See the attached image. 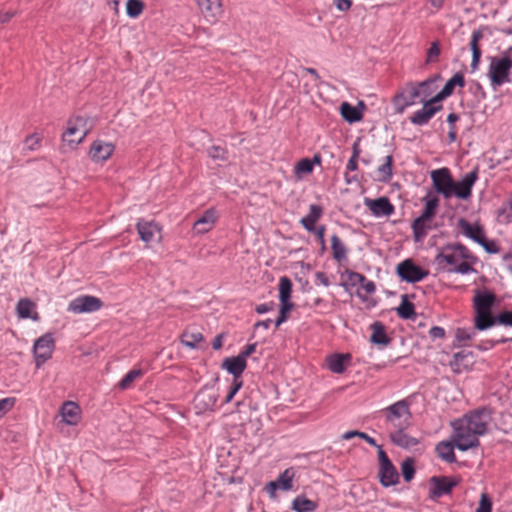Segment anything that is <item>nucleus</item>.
Returning <instances> with one entry per match:
<instances>
[{
  "label": "nucleus",
  "instance_id": "obj_1",
  "mask_svg": "<svg viewBox=\"0 0 512 512\" xmlns=\"http://www.w3.org/2000/svg\"><path fill=\"white\" fill-rule=\"evenodd\" d=\"M468 259H473L468 248L456 243L444 246L435 257V263L442 271L466 275L475 271Z\"/></svg>",
  "mask_w": 512,
  "mask_h": 512
},
{
  "label": "nucleus",
  "instance_id": "obj_2",
  "mask_svg": "<svg viewBox=\"0 0 512 512\" xmlns=\"http://www.w3.org/2000/svg\"><path fill=\"white\" fill-rule=\"evenodd\" d=\"M496 301V296L489 291L476 290L473 298V308L475 311V328L483 331L493 327L496 324V317L492 314V307Z\"/></svg>",
  "mask_w": 512,
  "mask_h": 512
},
{
  "label": "nucleus",
  "instance_id": "obj_3",
  "mask_svg": "<svg viewBox=\"0 0 512 512\" xmlns=\"http://www.w3.org/2000/svg\"><path fill=\"white\" fill-rule=\"evenodd\" d=\"M386 421L395 429L407 428L411 424V412L409 403L406 400H400L388 406L382 411Z\"/></svg>",
  "mask_w": 512,
  "mask_h": 512
},
{
  "label": "nucleus",
  "instance_id": "obj_4",
  "mask_svg": "<svg viewBox=\"0 0 512 512\" xmlns=\"http://www.w3.org/2000/svg\"><path fill=\"white\" fill-rule=\"evenodd\" d=\"M458 227L463 235L478 243L486 252L497 253L499 251L495 242L487 240L485 230L479 223L471 224L466 219L460 218Z\"/></svg>",
  "mask_w": 512,
  "mask_h": 512
},
{
  "label": "nucleus",
  "instance_id": "obj_5",
  "mask_svg": "<svg viewBox=\"0 0 512 512\" xmlns=\"http://www.w3.org/2000/svg\"><path fill=\"white\" fill-rule=\"evenodd\" d=\"M512 68V50L509 56L492 57L488 69V76L493 87H499L509 82V72Z\"/></svg>",
  "mask_w": 512,
  "mask_h": 512
},
{
  "label": "nucleus",
  "instance_id": "obj_6",
  "mask_svg": "<svg viewBox=\"0 0 512 512\" xmlns=\"http://www.w3.org/2000/svg\"><path fill=\"white\" fill-rule=\"evenodd\" d=\"M88 133L87 119L77 116L68 120L62 140L73 149L84 140Z\"/></svg>",
  "mask_w": 512,
  "mask_h": 512
},
{
  "label": "nucleus",
  "instance_id": "obj_7",
  "mask_svg": "<svg viewBox=\"0 0 512 512\" xmlns=\"http://www.w3.org/2000/svg\"><path fill=\"white\" fill-rule=\"evenodd\" d=\"M453 435L452 441L457 449L460 451H467L472 448H477L480 445L479 435L474 434L469 428L455 420L452 423Z\"/></svg>",
  "mask_w": 512,
  "mask_h": 512
},
{
  "label": "nucleus",
  "instance_id": "obj_8",
  "mask_svg": "<svg viewBox=\"0 0 512 512\" xmlns=\"http://www.w3.org/2000/svg\"><path fill=\"white\" fill-rule=\"evenodd\" d=\"M420 102L417 85L415 82H408L393 98V104L397 113L402 114L407 107Z\"/></svg>",
  "mask_w": 512,
  "mask_h": 512
},
{
  "label": "nucleus",
  "instance_id": "obj_9",
  "mask_svg": "<svg viewBox=\"0 0 512 512\" xmlns=\"http://www.w3.org/2000/svg\"><path fill=\"white\" fill-rule=\"evenodd\" d=\"M378 457H379V480L380 483L389 487L395 485L399 481V474L392 464L391 460L388 458L386 452L382 449L381 446L378 447Z\"/></svg>",
  "mask_w": 512,
  "mask_h": 512
},
{
  "label": "nucleus",
  "instance_id": "obj_10",
  "mask_svg": "<svg viewBox=\"0 0 512 512\" xmlns=\"http://www.w3.org/2000/svg\"><path fill=\"white\" fill-rule=\"evenodd\" d=\"M55 348V342L51 333H46L39 337L33 346L36 367H41L52 357Z\"/></svg>",
  "mask_w": 512,
  "mask_h": 512
},
{
  "label": "nucleus",
  "instance_id": "obj_11",
  "mask_svg": "<svg viewBox=\"0 0 512 512\" xmlns=\"http://www.w3.org/2000/svg\"><path fill=\"white\" fill-rule=\"evenodd\" d=\"M489 420L490 417L486 410H476L466 414L457 421L473 431L474 434L482 436L487 432Z\"/></svg>",
  "mask_w": 512,
  "mask_h": 512
},
{
  "label": "nucleus",
  "instance_id": "obj_12",
  "mask_svg": "<svg viewBox=\"0 0 512 512\" xmlns=\"http://www.w3.org/2000/svg\"><path fill=\"white\" fill-rule=\"evenodd\" d=\"M430 177L433 187L438 193L442 194L444 198H450L452 196L454 180L448 168L443 167L433 170L430 173Z\"/></svg>",
  "mask_w": 512,
  "mask_h": 512
},
{
  "label": "nucleus",
  "instance_id": "obj_13",
  "mask_svg": "<svg viewBox=\"0 0 512 512\" xmlns=\"http://www.w3.org/2000/svg\"><path fill=\"white\" fill-rule=\"evenodd\" d=\"M396 272L402 280L408 283L419 282L428 275V271L415 265L411 259L400 262L397 265Z\"/></svg>",
  "mask_w": 512,
  "mask_h": 512
},
{
  "label": "nucleus",
  "instance_id": "obj_14",
  "mask_svg": "<svg viewBox=\"0 0 512 512\" xmlns=\"http://www.w3.org/2000/svg\"><path fill=\"white\" fill-rule=\"evenodd\" d=\"M103 306L100 298L92 295H82L73 299L68 305V311L81 314L91 313L99 310Z\"/></svg>",
  "mask_w": 512,
  "mask_h": 512
},
{
  "label": "nucleus",
  "instance_id": "obj_15",
  "mask_svg": "<svg viewBox=\"0 0 512 512\" xmlns=\"http://www.w3.org/2000/svg\"><path fill=\"white\" fill-rule=\"evenodd\" d=\"M442 108V104L439 101H434V97H432L428 101L423 102L422 108L411 115L410 122L417 126L426 125Z\"/></svg>",
  "mask_w": 512,
  "mask_h": 512
},
{
  "label": "nucleus",
  "instance_id": "obj_16",
  "mask_svg": "<svg viewBox=\"0 0 512 512\" xmlns=\"http://www.w3.org/2000/svg\"><path fill=\"white\" fill-rule=\"evenodd\" d=\"M136 228L141 240L146 244L161 240V227L154 221L140 219Z\"/></svg>",
  "mask_w": 512,
  "mask_h": 512
},
{
  "label": "nucleus",
  "instance_id": "obj_17",
  "mask_svg": "<svg viewBox=\"0 0 512 512\" xmlns=\"http://www.w3.org/2000/svg\"><path fill=\"white\" fill-rule=\"evenodd\" d=\"M478 179L477 170L467 173L460 181L453 182L452 196L468 199L472 195V187Z\"/></svg>",
  "mask_w": 512,
  "mask_h": 512
},
{
  "label": "nucleus",
  "instance_id": "obj_18",
  "mask_svg": "<svg viewBox=\"0 0 512 512\" xmlns=\"http://www.w3.org/2000/svg\"><path fill=\"white\" fill-rule=\"evenodd\" d=\"M295 476L294 470L292 468H288L284 470L276 480L269 482L265 490L270 495V497H275V492L278 489L283 491H289L293 488V478Z\"/></svg>",
  "mask_w": 512,
  "mask_h": 512
},
{
  "label": "nucleus",
  "instance_id": "obj_19",
  "mask_svg": "<svg viewBox=\"0 0 512 512\" xmlns=\"http://www.w3.org/2000/svg\"><path fill=\"white\" fill-rule=\"evenodd\" d=\"M431 482L433 483V489L431 490V495L434 498H439L445 494L451 493L452 489L456 487L460 480L457 478H449V477H432Z\"/></svg>",
  "mask_w": 512,
  "mask_h": 512
},
{
  "label": "nucleus",
  "instance_id": "obj_20",
  "mask_svg": "<svg viewBox=\"0 0 512 512\" xmlns=\"http://www.w3.org/2000/svg\"><path fill=\"white\" fill-rule=\"evenodd\" d=\"M365 204L375 216H390L394 212V206L387 197L365 199Z\"/></svg>",
  "mask_w": 512,
  "mask_h": 512
},
{
  "label": "nucleus",
  "instance_id": "obj_21",
  "mask_svg": "<svg viewBox=\"0 0 512 512\" xmlns=\"http://www.w3.org/2000/svg\"><path fill=\"white\" fill-rule=\"evenodd\" d=\"M203 16L212 22L222 13L221 0H196Z\"/></svg>",
  "mask_w": 512,
  "mask_h": 512
},
{
  "label": "nucleus",
  "instance_id": "obj_22",
  "mask_svg": "<svg viewBox=\"0 0 512 512\" xmlns=\"http://www.w3.org/2000/svg\"><path fill=\"white\" fill-rule=\"evenodd\" d=\"M113 151L114 146L111 143L96 140L92 143L89 154L92 160L101 162L107 160Z\"/></svg>",
  "mask_w": 512,
  "mask_h": 512
},
{
  "label": "nucleus",
  "instance_id": "obj_23",
  "mask_svg": "<svg viewBox=\"0 0 512 512\" xmlns=\"http://www.w3.org/2000/svg\"><path fill=\"white\" fill-rule=\"evenodd\" d=\"M218 400V393L213 389H203L195 397L196 407L201 410H213Z\"/></svg>",
  "mask_w": 512,
  "mask_h": 512
},
{
  "label": "nucleus",
  "instance_id": "obj_24",
  "mask_svg": "<svg viewBox=\"0 0 512 512\" xmlns=\"http://www.w3.org/2000/svg\"><path fill=\"white\" fill-rule=\"evenodd\" d=\"M222 367L233 375V381H242L240 377L246 369V361L237 355L236 357L226 358L222 363Z\"/></svg>",
  "mask_w": 512,
  "mask_h": 512
},
{
  "label": "nucleus",
  "instance_id": "obj_25",
  "mask_svg": "<svg viewBox=\"0 0 512 512\" xmlns=\"http://www.w3.org/2000/svg\"><path fill=\"white\" fill-rule=\"evenodd\" d=\"M217 220V212L214 208H210L194 223V230L198 234L209 232Z\"/></svg>",
  "mask_w": 512,
  "mask_h": 512
},
{
  "label": "nucleus",
  "instance_id": "obj_26",
  "mask_svg": "<svg viewBox=\"0 0 512 512\" xmlns=\"http://www.w3.org/2000/svg\"><path fill=\"white\" fill-rule=\"evenodd\" d=\"M405 429L406 428H399L390 433V439L393 444L404 449H409L418 445L420 440L407 434Z\"/></svg>",
  "mask_w": 512,
  "mask_h": 512
},
{
  "label": "nucleus",
  "instance_id": "obj_27",
  "mask_svg": "<svg viewBox=\"0 0 512 512\" xmlns=\"http://www.w3.org/2000/svg\"><path fill=\"white\" fill-rule=\"evenodd\" d=\"M464 85H465L464 76L461 73L454 74L446 82V84L444 85L442 90L433 96L434 101L441 102L442 100H444L445 98H447L448 96H450L453 93L455 86L464 87Z\"/></svg>",
  "mask_w": 512,
  "mask_h": 512
},
{
  "label": "nucleus",
  "instance_id": "obj_28",
  "mask_svg": "<svg viewBox=\"0 0 512 512\" xmlns=\"http://www.w3.org/2000/svg\"><path fill=\"white\" fill-rule=\"evenodd\" d=\"M63 421L68 425H76L80 419V408L72 401L65 402L61 407Z\"/></svg>",
  "mask_w": 512,
  "mask_h": 512
},
{
  "label": "nucleus",
  "instance_id": "obj_29",
  "mask_svg": "<svg viewBox=\"0 0 512 512\" xmlns=\"http://www.w3.org/2000/svg\"><path fill=\"white\" fill-rule=\"evenodd\" d=\"M483 38V32L478 29L473 31L470 41V48L472 51V61H471V69L472 71H476L478 69L482 51L479 46V41Z\"/></svg>",
  "mask_w": 512,
  "mask_h": 512
},
{
  "label": "nucleus",
  "instance_id": "obj_30",
  "mask_svg": "<svg viewBox=\"0 0 512 512\" xmlns=\"http://www.w3.org/2000/svg\"><path fill=\"white\" fill-rule=\"evenodd\" d=\"M350 359V354H333L328 356L326 361L330 371L341 374L345 371Z\"/></svg>",
  "mask_w": 512,
  "mask_h": 512
},
{
  "label": "nucleus",
  "instance_id": "obj_31",
  "mask_svg": "<svg viewBox=\"0 0 512 512\" xmlns=\"http://www.w3.org/2000/svg\"><path fill=\"white\" fill-rule=\"evenodd\" d=\"M440 79V76H434L432 78H428L422 82L416 83L417 90L420 97V103H423L425 101H428L430 98H432L433 93L436 90V81Z\"/></svg>",
  "mask_w": 512,
  "mask_h": 512
},
{
  "label": "nucleus",
  "instance_id": "obj_32",
  "mask_svg": "<svg viewBox=\"0 0 512 512\" xmlns=\"http://www.w3.org/2000/svg\"><path fill=\"white\" fill-rule=\"evenodd\" d=\"M372 334L370 336V341L374 344L378 345H388L391 342V339L388 337L385 326L376 321L371 325Z\"/></svg>",
  "mask_w": 512,
  "mask_h": 512
},
{
  "label": "nucleus",
  "instance_id": "obj_33",
  "mask_svg": "<svg viewBox=\"0 0 512 512\" xmlns=\"http://www.w3.org/2000/svg\"><path fill=\"white\" fill-rule=\"evenodd\" d=\"M431 218H422V215L414 219L412 223V229L414 236L417 240L425 237L427 235L428 230H432L435 226L432 225Z\"/></svg>",
  "mask_w": 512,
  "mask_h": 512
},
{
  "label": "nucleus",
  "instance_id": "obj_34",
  "mask_svg": "<svg viewBox=\"0 0 512 512\" xmlns=\"http://www.w3.org/2000/svg\"><path fill=\"white\" fill-rule=\"evenodd\" d=\"M454 446L453 441H441L436 445L435 450L439 458L448 463H454L456 461Z\"/></svg>",
  "mask_w": 512,
  "mask_h": 512
},
{
  "label": "nucleus",
  "instance_id": "obj_35",
  "mask_svg": "<svg viewBox=\"0 0 512 512\" xmlns=\"http://www.w3.org/2000/svg\"><path fill=\"white\" fill-rule=\"evenodd\" d=\"M181 343L191 349L198 348L199 344L204 341V337L201 332L191 329H186L181 337Z\"/></svg>",
  "mask_w": 512,
  "mask_h": 512
},
{
  "label": "nucleus",
  "instance_id": "obj_36",
  "mask_svg": "<svg viewBox=\"0 0 512 512\" xmlns=\"http://www.w3.org/2000/svg\"><path fill=\"white\" fill-rule=\"evenodd\" d=\"M397 314L401 319L414 320L416 317L415 306L408 300V295L404 294L401 297V303L396 308Z\"/></svg>",
  "mask_w": 512,
  "mask_h": 512
},
{
  "label": "nucleus",
  "instance_id": "obj_37",
  "mask_svg": "<svg viewBox=\"0 0 512 512\" xmlns=\"http://www.w3.org/2000/svg\"><path fill=\"white\" fill-rule=\"evenodd\" d=\"M340 113L344 120L349 123H355L362 119V111L348 102H343L340 106Z\"/></svg>",
  "mask_w": 512,
  "mask_h": 512
},
{
  "label": "nucleus",
  "instance_id": "obj_38",
  "mask_svg": "<svg viewBox=\"0 0 512 512\" xmlns=\"http://www.w3.org/2000/svg\"><path fill=\"white\" fill-rule=\"evenodd\" d=\"M291 508L295 512H315L318 504L304 495H300L293 500Z\"/></svg>",
  "mask_w": 512,
  "mask_h": 512
},
{
  "label": "nucleus",
  "instance_id": "obj_39",
  "mask_svg": "<svg viewBox=\"0 0 512 512\" xmlns=\"http://www.w3.org/2000/svg\"><path fill=\"white\" fill-rule=\"evenodd\" d=\"M34 306L35 305L31 300H29L27 298L20 299L18 301V304L16 307V311H17L19 318H22V319L31 318L34 321H37L39 319L38 313L35 312L33 315L31 314Z\"/></svg>",
  "mask_w": 512,
  "mask_h": 512
},
{
  "label": "nucleus",
  "instance_id": "obj_40",
  "mask_svg": "<svg viewBox=\"0 0 512 512\" xmlns=\"http://www.w3.org/2000/svg\"><path fill=\"white\" fill-rule=\"evenodd\" d=\"M331 250L333 258L341 262L347 258L348 249L337 234L331 236Z\"/></svg>",
  "mask_w": 512,
  "mask_h": 512
},
{
  "label": "nucleus",
  "instance_id": "obj_41",
  "mask_svg": "<svg viewBox=\"0 0 512 512\" xmlns=\"http://www.w3.org/2000/svg\"><path fill=\"white\" fill-rule=\"evenodd\" d=\"M423 201L425 203V207L421 213L422 218L423 219H425V218L433 219L436 215L437 208L439 206L438 197L429 193L423 198Z\"/></svg>",
  "mask_w": 512,
  "mask_h": 512
},
{
  "label": "nucleus",
  "instance_id": "obj_42",
  "mask_svg": "<svg viewBox=\"0 0 512 512\" xmlns=\"http://www.w3.org/2000/svg\"><path fill=\"white\" fill-rule=\"evenodd\" d=\"M392 166H393V157H392V155H388L385 158V163L380 165L377 169L379 181L388 182L392 178V176H393Z\"/></svg>",
  "mask_w": 512,
  "mask_h": 512
},
{
  "label": "nucleus",
  "instance_id": "obj_43",
  "mask_svg": "<svg viewBox=\"0 0 512 512\" xmlns=\"http://www.w3.org/2000/svg\"><path fill=\"white\" fill-rule=\"evenodd\" d=\"M292 292V282L287 276L279 280V300L280 302L290 301Z\"/></svg>",
  "mask_w": 512,
  "mask_h": 512
},
{
  "label": "nucleus",
  "instance_id": "obj_44",
  "mask_svg": "<svg viewBox=\"0 0 512 512\" xmlns=\"http://www.w3.org/2000/svg\"><path fill=\"white\" fill-rule=\"evenodd\" d=\"M476 330L477 329L475 327L470 329L457 328L455 332V338L461 346H464L468 341H471L475 338Z\"/></svg>",
  "mask_w": 512,
  "mask_h": 512
},
{
  "label": "nucleus",
  "instance_id": "obj_45",
  "mask_svg": "<svg viewBox=\"0 0 512 512\" xmlns=\"http://www.w3.org/2000/svg\"><path fill=\"white\" fill-rule=\"evenodd\" d=\"M313 171V162L309 158H303L297 162L294 167V173L297 178H302L303 175L311 174Z\"/></svg>",
  "mask_w": 512,
  "mask_h": 512
},
{
  "label": "nucleus",
  "instance_id": "obj_46",
  "mask_svg": "<svg viewBox=\"0 0 512 512\" xmlns=\"http://www.w3.org/2000/svg\"><path fill=\"white\" fill-rule=\"evenodd\" d=\"M142 375H143V371L141 369H132L119 382L118 387L121 390H126L129 387H131L132 383L136 379L140 378Z\"/></svg>",
  "mask_w": 512,
  "mask_h": 512
},
{
  "label": "nucleus",
  "instance_id": "obj_47",
  "mask_svg": "<svg viewBox=\"0 0 512 512\" xmlns=\"http://www.w3.org/2000/svg\"><path fill=\"white\" fill-rule=\"evenodd\" d=\"M144 3L141 0H127L126 12L131 18L139 17L144 10Z\"/></svg>",
  "mask_w": 512,
  "mask_h": 512
},
{
  "label": "nucleus",
  "instance_id": "obj_48",
  "mask_svg": "<svg viewBox=\"0 0 512 512\" xmlns=\"http://www.w3.org/2000/svg\"><path fill=\"white\" fill-rule=\"evenodd\" d=\"M468 358H471V353H467L464 351L457 352L453 356V361L451 362V366L453 367L454 371L461 372L462 367L468 366Z\"/></svg>",
  "mask_w": 512,
  "mask_h": 512
},
{
  "label": "nucleus",
  "instance_id": "obj_49",
  "mask_svg": "<svg viewBox=\"0 0 512 512\" xmlns=\"http://www.w3.org/2000/svg\"><path fill=\"white\" fill-rule=\"evenodd\" d=\"M401 471L406 482L413 479L415 474L414 460L412 458L405 459L401 464Z\"/></svg>",
  "mask_w": 512,
  "mask_h": 512
},
{
  "label": "nucleus",
  "instance_id": "obj_50",
  "mask_svg": "<svg viewBox=\"0 0 512 512\" xmlns=\"http://www.w3.org/2000/svg\"><path fill=\"white\" fill-rule=\"evenodd\" d=\"M294 304L290 301L280 302L279 316L275 321V326L279 327L288 318V313L293 309Z\"/></svg>",
  "mask_w": 512,
  "mask_h": 512
},
{
  "label": "nucleus",
  "instance_id": "obj_51",
  "mask_svg": "<svg viewBox=\"0 0 512 512\" xmlns=\"http://www.w3.org/2000/svg\"><path fill=\"white\" fill-rule=\"evenodd\" d=\"M208 155L214 160L226 161L228 159V152L224 147L212 146L208 149Z\"/></svg>",
  "mask_w": 512,
  "mask_h": 512
},
{
  "label": "nucleus",
  "instance_id": "obj_52",
  "mask_svg": "<svg viewBox=\"0 0 512 512\" xmlns=\"http://www.w3.org/2000/svg\"><path fill=\"white\" fill-rule=\"evenodd\" d=\"M440 55V46L437 41L433 42L427 51L426 63L437 62Z\"/></svg>",
  "mask_w": 512,
  "mask_h": 512
},
{
  "label": "nucleus",
  "instance_id": "obj_53",
  "mask_svg": "<svg viewBox=\"0 0 512 512\" xmlns=\"http://www.w3.org/2000/svg\"><path fill=\"white\" fill-rule=\"evenodd\" d=\"M492 501L486 493H482L479 501V506L476 512H491Z\"/></svg>",
  "mask_w": 512,
  "mask_h": 512
},
{
  "label": "nucleus",
  "instance_id": "obj_54",
  "mask_svg": "<svg viewBox=\"0 0 512 512\" xmlns=\"http://www.w3.org/2000/svg\"><path fill=\"white\" fill-rule=\"evenodd\" d=\"M15 402L16 400L13 397L0 399V418L13 408Z\"/></svg>",
  "mask_w": 512,
  "mask_h": 512
},
{
  "label": "nucleus",
  "instance_id": "obj_55",
  "mask_svg": "<svg viewBox=\"0 0 512 512\" xmlns=\"http://www.w3.org/2000/svg\"><path fill=\"white\" fill-rule=\"evenodd\" d=\"M322 214L323 208L320 205L312 204L309 206V213L306 215V217L317 222L322 217Z\"/></svg>",
  "mask_w": 512,
  "mask_h": 512
},
{
  "label": "nucleus",
  "instance_id": "obj_56",
  "mask_svg": "<svg viewBox=\"0 0 512 512\" xmlns=\"http://www.w3.org/2000/svg\"><path fill=\"white\" fill-rule=\"evenodd\" d=\"M346 275H347V280L353 286L358 285V284L360 285L361 282H363L365 280V276L363 274H360L355 271H347Z\"/></svg>",
  "mask_w": 512,
  "mask_h": 512
},
{
  "label": "nucleus",
  "instance_id": "obj_57",
  "mask_svg": "<svg viewBox=\"0 0 512 512\" xmlns=\"http://www.w3.org/2000/svg\"><path fill=\"white\" fill-rule=\"evenodd\" d=\"M512 327V311H504L496 316V324Z\"/></svg>",
  "mask_w": 512,
  "mask_h": 512
},
{
  "label": "nucleus",
  "instance_id": "obj_58",
  "mask_svg": "<svg viewBox=\"0 0 512 512\" xmlns=\"http://www.w3.org/2000/svg\"><path fill=\"white\" fill-rule=\"evenodd\" d=\"M242 385H243V381H233L230 391L224 400V403H229L233 399L235 394L241 389Z\"/></svg>",
  "mask_w": 512,
  "mask_h": 512
},
{
  "label": "nucleus",
  "instance_id": "obj_59",
  "mask_svg": "<svg viewBox=\"0 0 512 512\" xmlns=\"http://www.w3.org/2000/svg\"><path fill=\"white\" fill-rule=\"evenodd\" d=\"M39 143L40 137L36 134L29 135L25 140V144L30 150H34L35 148H37L39 146Z\"/></svg>",
  "mask_w": 512,
  "mask_h": 512
},
{
  "label": "nucleus",
  "instance_id": "obj_60",
  "mask_svg": "<svg viewBox=\"0 0 512 512\" xmlns=\"http://www.w3.org/2000/svg\"><path fill=\"white\" fill-rule=\"evenodd\" d=\"M445 330L444 328L442 327H439V326H433L430 330H429V336L430 338L432 339H442L445 337Z\"/></svg>",
  "mask_w": 512,
  "mask_h": 512
},
{
  "label": "nucleus",
  "instance_id": "obj_61",
  "mask_svg": "<svg viewBox=\"0 0 512 512\" xmlns=\"http://www.w3.org/2000/svg\"><path fill=\"white\" fill-rule=\"evenodd\" d=\"M506 341H507L506 339H500V340H496V341L487 340V341H484L481 344L477 345V348L479 350H488V349L493 348L495 345L500 344V343H505Z\"/></svg>",
  "mask_w": 512,
  "mask_h": 512
},
{
  "label": "nucleus",
  "instance_id": "obj_62",
  "mask_svg": "<svg viewBox=\"0 0 512 512\" xmlns=\"http://www.w3.org/2000/svg\"><path fill=\"white\" fill-rule=\"evenodd\" d=\"M300 223L302 224V226L309 232H314L315 231V224L316 222L313 220V219H310L308 217H303L301 220H300Z\"/></svg>",
  "mask_w": 512,
  "mask_h": 512
},
{
  "label": "nucleus",
  "instance_id": "obj_63",
  "mask_svg": "<svg viewBox=\"0 0 512 512\" xmlns=\"http://www.w3.org/2000/svg\"><path fill=\"white\" fill-rule=\"evenodd\" d=\"M360 285H361L362 289L368 294H372L376 290V286H375L374 282L371 280H368L366 277H365V280L363 282H361Z\"/></svg>",
  "mask_w": 512,
  "mask_h": 512
},
{
  "label": "nucleus",
  "instance_id": "obj_64",
  "mask_svg": "<svg viewBox=\"0 0 512 512\" xmlns=\"http://www.w3.org/2000/svg\"><path fill=\"white\" fill-rule=\"evenodd\" d=\"M256 343L248 344L245 349L240 352L238 355L243 358V360L246 361L247 357H249L251 354H253L256 350Z\"/></svg>",
  "mask_w": 512,
  "mask_h": 512
}]
</instances>
